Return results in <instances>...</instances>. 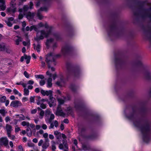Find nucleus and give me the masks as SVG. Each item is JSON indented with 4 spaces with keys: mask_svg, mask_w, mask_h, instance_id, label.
<instances>
[{
    "mask_svg": "<svg viewBox=\"0 0 151 151\" xmlns=\"http://www.w3.org/2000/svg\"><path fill=\"white\" fill-rule=\"evenodd\" d=\"M129 118L132 120L134 125L141 132L144 141L148 142L150 139V127L149 124L146 123L143 125L142 122L135 118L134 115L132 116Z\"/></svg>",
    "mask_w": 151,
    "mask_h": 151,
    "instance_id": "nucleus-1",
    "label": "nucleus"
},
{
    "mask_svg": "<svg viewBox=\"0 0 151 151\" xmlns=\"http://www.w3.org/2000/svg\"><path fill=\"white\" fill-rule=\"evenodd\" d=\"M34 29L37 32L36 36L35 38V40L37 41L43 40L44 37H48L51 33V28H50L49 31L47 32L44 30L38 31L36 26L34 25Z\"/></svg>",
    "mask_w": 151,
    "mask_h": 151,
    "instance_id": "nucleus-2",
    "label": "nucleus"
},
{
    "mask_svg": "<svg viewBox=\"0 0 151 151\" xmlns=\"http://www.w3.org/2000/svg\"><path fill=\"white\" fill-rule=\"evenodd\" d=\"M60 56V54H55L53 53H50L46 55L45 61L47 65H49L50 64L52 63H53L54 65H56L55 59Z\"/></svg>",
    "mask_w": 151,
    "mask_h": 151,
    "instance_id": "nucleus-3",
    "label": "nucleus"
},
{
    "mask_svg": "<svg viewBox=\"0 0 151 151\" xmlns=\"http://www.w3.org/2000/svg\"><path fill=\"white\" fill-rule=\"evenodd\" d=\"M33 4L31 1L30 2L29 6L28 7V5H24L23 9H20L19 10V11L20 12L18 16V18L19 19H22L24 15L25 14V12H27L29 9H32Z\"/></svg>",
    "mask_w": 151,
    "mask_h": 151,
    "instance_id": "nucleus-4",
    "label": "nucleus"
},
{
    "mask_svg": "<svg viewBox=\"0 0 151 151\" xmlns=\"http://www.w3.org/2000/svg\"><path fill=\"white\" fill-rule=\"evenodd\" d=\"M9 140L6 137L0 138V145L7 146L8 145Z\"/></svg>",
    "mask_w": 151,
    "mask_h": 151,
    "instance_id": "nucleus-5",
    "label": "nucleus"
},
{
    "mask_svg": "<svg viewBox=\"0 0 151 151\" xmlns=\"http://www.w3.org/2000/svg\"><path fill=\"white\" fill-rule=\"evenodd\" d=\"M46 74L47 75H49L50 77L47 80V87L48 88H50L52 86V80L51 78L52 76V74L50 73L49 70L47 72Z\"/></svg>",
    "mask_w": 151,
    "mask_h": 151,
    "instance_id": "nucleus-6",
    "label": "nucleus"
},
{
    "mask_svg": "<svg viewBox=\"0 0 151 151\" xmlns=\"http://www.w3.org/2000/svg\"><path fill=\"white\" fill-rule=\"evenodd\" d=\"M48 7H41L40 9L38 10L37 13V16L38 17L39 19L41 20L43 18V17L41 14L40 11H46L48 9Z\"/></svg>",
    "mask_w": 151,
    "mask_h": 151,
    "instance_id": "nucleus-7",
    "label": "nucleus"
},
{
    "mask_svg": "<svg viewBox=\"0 0 151 151\" xmlns=\"http://www.w3.org/2000/svg\"><path fill=\"white\" fill-rule=\"evenodd\" d=\"M22 106V103L19 101L15 100L12 101L10 104L11 106L17 108Z\"/></svg>",
    "mask_w": 151,
    "mask_h": 151,
    "instance_id": "nucleus-8",
    "label": "nucleus"
},
{
    "mask_svg": "<svg viewBox=\"0 0 151 151\" xmlns=\"http://www.w3.org/2000/svg\"><path fill=\"white\" fill-rule=\"evenodd\" d=\"M50 101L48 104L50 107H51L53 106H55L56 104V101L55 98L52 96H50L49 98Z\"/></svg>",
    "mask_w": 151,
    "mask_h": 151,
    "instance_id": "nucleus-9",
    "label": "nucleus"
},
{
    "mask_svg": "<svg viewBox=\"0 0 151 151\" xmlns=\"http://www.w3.org/2000/svg\"><path fill=\"white\" fill-rule=\"evenodd\" d=\"M55 116L53 114H51L50 116L45 118V121L47 123H50L52 120L54 119Z\"/></svg>",
    "mask_w": 151,
    "mask_h": 151,
    "instance_id": "nucleus-10",
    "label": "nucleus"
},
{
    "mask_svg": "<svg viewBox=\"0 0 151 151\" xmlns=\"http://www.w3.org/2000/svg\"><path fill=\"white\" fill-rule=\"evenodd\" d=\"M56 115L62 116H65V114L63 111L60 106H59L56 112Z\"/></svg>",
    "mask_w": 151,
    "mask_h": 151,
    "instance_id": "nucleus-11",
    "label": "nucleus"
},
{
    "mask_svg": "<svg viewBox=\"0 0 151 151\" xmlns=\"http://www.w3.org/2000/svg\"><path fill=\"white\" fill-rule=\"evenodd\" d=\"M48 1L49 0H38L36 6L38 7L41 4H47Z\"/></svg>",
    "mask_w": 151,
    "mask_h": 151,
    "instance_id": "nucleus-12",
    "label": "nucleus"
},
{
    "mask_svg": "<svg viewBox=\"0 0 151 151\" xmlns=\"http://www.w3.org/2000/svg\"><path fill=\"white\" fill-rule=\"evenodd\" d=\"M49 141V139H46L45 142L42 145V149H46L49 147L50 145Z\"/></svg>",
    "mask_w": 151,
    "mask_h": 151,
    "instance_id": "nucleus-13",
    "label": "nucleus"
},
{
    "mask_svg": "<svg viewBox=\"0 0 151 151\" xmlns=\"http://www.w3.org/2000/svg\"><path fill=\"white\" fill-rule=\"evenodd\" d=\"M35 15V13L30 12H28L26 14L27 18L29 19H32Z\"/></svg>",
    "mask_w": 151,
    "mask_h": 151,
    "instance_id": "nucleus-14",
    "label": "nucleus"
},
{
    "mask_svg": "<svg viewBox=\"0 0 151 151\" xmlns=\"http://www.w3.org/2000/svg\"><path fill=\"white\" fill-rule=\"evenodd\" d=\"M80 73V70L78 69H76L73 71H71L69 72V74H71L75 76H77Z\"/></svg>",
    "mask_w": 151,
    "mask_h": 151,
    "instance_id": "nucleus-15",
    "label": "nucleus"
},
{
    "mask_svg": "<svg viewBox=\"0 0 151 151\" xmlns=\"http://www.w3.org/2000/svg\"><path fill=\"white\" fill-rule=\"evenodd\" d=\"M39 25L40 27H45V28L48 29V30L47 31H48L50 28H51V32H52V27H49L48 25L47 24H44L42 23H40L39 24Z\"/></svg>",
    "mask_w": 151,
    "mask_h": 151,
    "instance_id": "nucleus-16",
    "label": "nucleus"
},
{
    "mask_svg": "<svg viewBox=\"0 0 151 151\" xmlns=\"http://www.w3.org/2000/svg\"><path fill=\"white\" fill-rule=\"evenodd\" d=\"M34 48L35 50H36L37 52H39L40 51V49L41 47V45L40 44H38L36 46L35 44H33Z\"/></svg>",
    "mask_w": 151,
    "mask_h": 151,
    "instance_id": "nucleus-17",
    "label": "nucleus"
},
{
    "mask_svg": "<svg viewBox=\"0 0 151 151\" xmlns=\"http://www.w3.org/2000/svg\"><path fill=\"white\" fill-rule=\"evenodd\" d=\"M6 47L5 43L2 42H0V51L5 50Z\"/></svg>",
    "mask_w": 151,
    "mask_h": 151,
    "instance_id": "nucleus-18",
    "label": "nucleus"
},
{
    "mask_svg": "<svg viewBox=\"0 0 151 151\" xmlns=\"http://www.w3.org/2000/svg\"><path fill=\"white\" fill-rule=\"evenodd\" d=\"M5 50L7 53H11L12 52V48L9 46H7L5 47Z\"/></svg>",
    "mask_w": 151,
    "mask_h": 151,
    "instance_id": "nucleus-19",
    "label": "nucleus"
},
{
    "mask_svg": "<svg viewBox=\"0 0 151 151\" xmlns=\"http://www.w3.org/2000/svg\"><path fill=\"white\" fill-rule=\"evenodd\" d=\"M16 37L17 38V39L15 40L16 44L18 45L19 44V42L22 41V39L21 37L18 36H16Z\"/></svg>",
    "mask_w": 151,
    "mask_h": 151,
    "instance_id": "nucleus-20",
    "label": "nucleus"
},
{
    "mask_svg": "<svg viewBox=\"0 0 151 151\" xmlns=\"http://www.w3.org/2000/svg\"><path fill=\"white\" fill-rule=\"evenodd\" d=\"M15 116H17V118H19V120H24L25 119V117L22 114H16Z\"/></svg>",
    "mask_w": 151,
    "mask_h": 151,
    "instance_id": "nucleus-21",
    "label": "nucleus"
},
{
    "mask_svg": "<svg viewBox=\"0 0 151 151\" xmlns=\"http://www.w3.org/2000/svg\"><path fill=\"white\" fill-rule=\"evenodd\" d=\"M53 41V39L52 38H50L49 39H47L46 42V45L47 47H48L50 44L52 43Z\"/></svg>",
    "mask_w": 151,
    "mask_h": 151,
    "instance_id": "nucleus-22",
    "label": "nucleus"
},
{
    "mask_svg": "<svg viewBox=\"0 0 151 151\" xmlns=\"http://www.w3.org/2000/svg\"><path fill=\"white\" fill-rule=\"evenodd\" d=\"M6 7L5 2L1 3L0 5V10L4 11L6 9Z\"/></svg>",
    "mask_w": 151,
    "mask_h": 151,
    "instance_id": "nucleus-23",
    "label": "nucleus"
},
{
    "mask_svg": "<svg viewBox=\"0 0 151 151\" xmlns=\"http://www.w3.org/2000/svg\"><path fill=\"white\" fill-rule=\"evenodd\" d=\"M6 128L7 132H11L12 130V126L9 124H6Z\"/></svg>",
    "mask_w": 151,
    "mask_h": 151,
    "instance_id": "nucleus-24",
    "label": "nucleus"
},
{
    "mask_svg": "<svg viewBox=\"0 0 151 151\" xmlns=\"http://www.w3.org/2000/svg\"><path fill=\"white\" fill-rule=\"evenodd\" d=\"M63 99H62V98H58V101L60 104H63L65 101V97H63Z\"/></svg>",
    "mask_w": 151,
    "mask_h": 151,
    "instance_id": "nucleus-25",
    "label": "nucleus"
},
{
    "mask_svg": "<svg viewBox=\"0 0 151 151\" xmlns=\"http://www.w3.org/2000/svg\"><path fill=\"white\" fill-rule=\"evenodd\" d=\"M54 38L56 40H59L60 38V36L59 34L57 33H55L53 34Z\"/></svg>",
    "mask_w": 151,
    "mask_h": 151,
    "instance_id": "nucleus-26",
    "label": "nucleus"
},
{
    "mask_svg": "<svg viewBox=\"0 0 151 151\" xmlns=\"http://www.w3.org/2000/svg\"><path fill=\"white\" fill-rule=\"evenodd\" d=\"M36 98L37 99H36L37 104L38 105H39L42 103L41 99V97L40 96H37Z\"/></svg>",
    "mask_w": 151,
    "mask_h": 151,
    "instance_id": "nucleus-27",
    "label": "nucleus"
},
{
    "mask_svg": "<svg viewBox=\"0 0 151 151\" xmlns=\"http://www.w3.org/2000/svg\"><path fill=\"white\" fill-rule=\"evenodd\" d=\"M6 99V97L5 96H3L1 97H0V102L1 103H4Z\"/></svg>",
    "mask_w": 151,
    "mask_h": 151,
    "instance_id": "nucleus-28",
    "label": "nucleus"
},
{
    "mask_svg": "<svg viewBox=\"0 0 151 151\" xmlns=\"http://www.w3.org/2000/svg\"><path fill=\"white\" fill-rule=\"evenodd\" d=\"M52 91L51 90L46 91L45 95L49 96V98H50L51 96H52Z\"/></svg>",
    "mask_w": 151,
    "mask_h": 151,
    "instance_id": "nucleus-29",
    "label": "nucleus"
},
{
    "mask_svg": "<svg viewBox=\"0 0 151 151\" xmlns=\"http://www.w3.org/2000/svg\"><path fill=\"white\" fill-rule=\"evenodd\" d=\"M63 143L64 147V151H68V147L67 143L64 140H63Z\"/></svg>",
    "mask_w": 151,
    "mask_h": 151,
    "instance_id": "nucleus-30",
    "label": "nucleus"
},
{
    "mask_svg": "<svg viewBox=\"0 0 151 151\" xmlns=\"http://www.w3.org/2000/svg\"><path fill=\"white\" fill-rule=\"evenodd\" d=\"M24 96H28L29 95V91L28 89L25 88L24 89Z\"/></svg>",
    "mask_w": 151,
    "mask_h": 151,
    "instance_id": "nucleus-31",
    "label": "nucleus"
},
{
    "mask_svg": "<svg viewBox=\"0 0 151 151\" xmlns=\"http://www.w3.org/2000/svg\"><path fill=\"white\" fill-rule=\"evenodd\" d=\"M21 125L23 127L26 126L28 127L29 126V122L23 121L21 123Z\"/></svg>",
    "mask_w": 151,
    "mask_h": 151,
    "instance_id": "nucleus-32",
    "label": "nucleus"
},
{
    "mask_svg": "<svg viewBox=\"0 0 151 151\" xmlns=\"http://www.w3.org/2000/svg\"><path fill=\"white\" fill-rule=\"evenodd\" d=\"M35 77L37 78L41 79H43L45 78L43 75H35Z\"/></svg>",
    "mask_w": 151,
    "mask_h": 151,
    "instance_id": "nucleus-33",
    "label": "nucleus"
},
{
    "mask_svg": "<svg viewBox=\"0 0 151 151\" xmlns=\"http://www.w3.org/2000/svg\"><path fill=\"white\" fill-rule=\"evenodd\" d=\"M51 111L49 109H47L45 110V117L48 116L51 114Z\"/></svg>",
    "mask_w": 151,
    "mask_h": 151,
    "instance_id": "nucleus-34",
    "label": "nucleus"
},
{
    "mask_svg": "<svg viewBox=\"0 0 151 151\" xmlns=\"http://www.w3.org/2000/svg\"><path fill=\"white\" fill-rule=\"evenodd\" d=\"M52 143V150L54 151L56 149V147L55 146V142L54 141H51Z\"/></svg>",
    "mask_w": 151,
    "mask_h": 151,
    "instance_id": "nucleus-35",
    "label": "nucleus"
},
{
    "mask_svg": "<svg viewBox=\"0 0 151 151\" xmlns=\"http://www.w3.org/2000/svg\"><path fill=\"white\" fill-rule=\"evenodd\" d=\"M68 51V48L67 47L63 48L62 49V52L63 54H65Z\"/></svg>",
    "mask_w": 151,
    "mask_h": 151,
    "instance_id": "nucleus-36",
    "label": "nucleus"
},
{
    "mask_svg": "<svg viewBox=\"0 0 151 151\" xmlns=\"http://www.w3.org/2000/svg\"><path fill=\"white\" fill-rule=\"evenodd\" d=\"M44 114H45L44 111L42 110H41L39 114L40 118L42 119L43 117Z\"/></svg>",
    "mask_w": 151,
    "mask_h": 151,
    "instance_id": "nucleus-37",
    "label": "nucleus"
},
{
    "mask_svg": "<svg viewBox=\"0 0 151 151\" xmlns=\"http://www.w3.org/2000/svg\"><path fill=\"white\" fill-rule=\"evenodd\" d=\"M52 65H54L53 63L52 64H50L49 65H48V68L49 69V70H51L52 71H54L55 70V68L52 67L51 66Z\"/></svg>",
    "mask_w": 151,
    "mask_h": 151,
    "instance_id": "nucleus-38",
    "label": "nucleus"
},
{
    "mask_svg": "<svg viewBox=\"0 0 151 151\" xmlns=\"http://www.w3.org/2000/svg\"><path fill=\"white\" fill-rule=\"evenodd\" d=\"M70 88L74 91H75L76 89V87L74 84H71L70 86Z\"/></svg>",
    "mask_w": 151,
    "mask_h": 151,
    "instance_id": "nucleus-39",
    "label": "nucleus"
},
{
    "mask_svg": "<svg viewBox=\"0 0 151 151\" xmlns=\"http://www.w3.org/2000/svg\"><path fill=\"white\" fill-rule=\"evenodd\" d=\"M0 113L3 116H5L7 112H6L5 110L4 109H0Z\"/></svg>",
    "mask_w": 151,
    "mask_h": 151,
    "instance_id": "nucleus-40",
    "label": "nucleus"
},
{
    "mask_svg": "<svg viewBox=\"0 0 151 151\" xmlns=\"http://www.w3.org/2000/svg\"><path fill=\"white\" fill-rule=\"evenodd\" d=\"M56 84L59 86H63L64 83L63 82V81L61 80V81H57Z\"/></svg>",
    "mask_w": 151,
    "mask_h": 151,
    "instance_id": "nucleus-41",
    "label": "nucleus"
},
{
    "mask_svg": "<svg viewBox=\"0 0 151 151\" xmlns=\"http://www.w3.org/2000/svg\"><path fill=\"white\" fill-rule=\"evenodd\" d=\"M35 96H31L30 98V103H34L35 101Z\"/></svg>",
    "mask_w": 151,
    "mask_h": 151,
    "instance_id": "nucleus-42",
    "label": "nucleus"
},
{
    "mask_svg": "<svg viewBox=\"0 0 151 151\" xmlns=\"http://www.w3.org/2000/svg\"><path fill=\"white\" fill-rule=\"evenodd\" d=\"M5 22L9 27H11L12 25V23L9 20H5Z\"/></svg>",
    "mask_w": 151,
    "mask_h": 151,
    "instance_id": "nucleus-43",
    "label": "nucleus"
},
{
    "mask_svg": "<svg viewBox=\"0 0 151 151\" xmlns=\"http://www.w3.org/2000/svg\"><path fill=\"white\" fill-rule=\"evenodd\" d=\"M150 74L148 72L146 73L145 74V76L147 79H149L150 78Z\"/></svg>",
    "mask_w": 151,
    "mask_h": 151,
    "instance_id": "nucleus-44",
    "label": "nucleus"
},
{
    "mask_svg": "<svg viewBox=\"0 0 151 151\" xmlns=\"http://www.w3.org/2000/svg\"><path fill=\"white\" fill-rule=\"evenodd\" d=\"M24 46H27L28 47H29L30 46V43L29 42H26L25 41H24L22 42Z\"/></svg>",
    "mask_w": 151,
    "mask_h": 151,
    "instance_id": "nucleus-45",
    "label": "nucleus"
},
{
    "mask_svg": "<svg viewBox=\"0 0 151 151\" xmlns=\"http://www.w3.org/2000/svg\"><path fill=\"white\" fill-rule=\"evenodd\" d=\"M54 134L55 136L59 135V136L60 137H61V133H60V132H58V131H55L54 132Z\"/></svg>",
    "mask_w": 151,
    "mask_h": 151,
    "instance_id": "nucleus-46",
    "label": "nucleus"
},
{
    "mask_svg": "<svg viewBox=\"0 0 151 151\" xmlns=\"http://www.w3.org/2000/svg\"><path fill=\"white\" fill-rule=\"evenodd\" d=\"M120 58L119 56H118L117 57H115V62L117 63L118 62H120Z\"/></svg>",
    "mask_w": 151,
    "mask_h": 151,
    "instance_id": "nucleus-47",
    "label": "nucleus"
},
{
    "mask_svg": "<svg viewBox=\"0 0 151 151\" xmlns=\"http://www.w3.org/2000/svg\"><path fill=\"white\" fill-rule=\"evenodd\" d=\"M43 137L45 138V140H46V139H48V134L47 133H45L43 134Z\"/></svg>",
    "mask_w": 151,
    "mask_h": 151,
    "instance_id": "nucleus-48",
    "label": "nucleus"
},
{
    "mask_svg": "<svg viewBox=\"0 0 151 151\" xmlns=\"http://www.w3.org/2000/svg\"><path fill=\"white\" fill-rule=\"evenodd\" d=\"M40 107L41 108L44 109H45L46 107V105L42 103L40 104Z\"/></svg>",
    "mask_w": 151,
    "mask_h": 151,
    "instance_id": "nucleus-49",
    "label": "nucleus"
},
{
    "mask_svg": "<svg viewBox=\"0 0 151 151\" xmlns=\"http://www.w3.org/2000/svg\"><path fill=\"white\" fill-rule=\"evenodd\" d=\"M45 83L44 80H41L40 81V84L41 86H43Z\"/></svg>",
    "mask_w": 151,
    "mask_h": 151,
    "instance_id": "nucleus-50",
    "label": "nucleus"
},
{
    "mask_svg": "<svg viewBox=\"0 0 151 151\" xmlns=\"http://www.w3.org/2000/svg\"><path fill=\"white\" fill-rule=\"evenodd\" d=\"M15 0H12L10 4L13 6H14L15 5Z\"/></svg>",
    "mask_w": 151,
    "mask_h": 151,
    "instance_id": "nucleus-51",
    "label": "nucleus"
},
{
    "mask_svg": "<svg viewBox=\"0 0 151 151\" xmlns=\"http://www.w3.org/2000/svg\"><path fill=\"white\" fill-rule=\"evenodd\" d=\"M24 75L25 77L27 78H28L29 77V75L28 73L26 71H25L24 72Z\"/></svg>",
    "mask_w": 151,
    "mask_h": 151,
    "instance_id": "nucleus-52",
    "label": "nucleus"
},
{
    "mask_svg": "<svg viewBox=\"0 0 151 151\" xmlns=\"http://www.w3.org/2000/svg\"><path fill=\"white\" fill-rule=\"evenodd\" d=\"M37 109H32L31 111V113L32 114H35L37 112Z\"/></svg>",
    "mask_w": 151,
    "mask_h": 151,
    "instance_id": "nucleus-53",
    "label": "nucleus"
},
{
    "mask_svg": "<svg viewBox=\"0 0 151 151\" xmlns=\"http://www.w3.org/2000/svg\"><path fill=\"white\" fill-rule=\"evenodd\" d=\"M34 83V81L32 80H29L28 81L27 84L29 85H32Z\"/></svg>",
    "mask_w": 151,
    "mask_h": 151,
    "instance_id": "nucleus-54",
    "label": "nucleus"
},
{
    "mask_svg": "<svg viewBox=\"0 0 151 151\" xmlns=\"http://www.w3.org/2000/svg\"><path fill=\"white\" fill-rule=\"evenodd\" d=\"M42 127L43 129L45 130L47 129V126L46 124H42Z\"/></svg>",
    "mask_w": 151,
    "mask_h": 151,
    "instance_id": "nucleus-55",
    "label": "nucleus"
},
{
    "mask_svg": "<svg viewBox=\"0 0 151 151\" xmlns=\"http://www.w3.org/2000/svg\"><path fill=\"white\" fill-rule=\"evenodd\" d=\"M43 143V140L42 139H41L39 141L38 143V145L39 146H41L42 143Z\"/></svg>",
    "mask_w": 151,
    "mask_h": 151,
    "instance_id": "nucleus-56",
    "label": "nucleus"
},
{
    "mask_svg": "<svg viewBox=\"0 0 151 151\" xmlns=\"http://www.w3.org/2000/svg\"><path fill=\"white\" fill-rule=\"evenodd\" d=\"M24 59L26 60H30L31 57L30 56H28L27 55H24Z\"/></svg>",
    "mask_w": 151,
    "mask_h": 151,
    "instance_id": "nucleus-57",
    "label": "nucleus"
},
{
    "mask_svg": "<svg viewBox=\"0 0 151 151\" xmlns=\"http://www.w3.org/2000/svg\"><path fill=\"white\" fill-rule=\"evenodd\" d=\"M22 100L23 102H25L28 100V98L27 97H24L22 98Z\"/></svg>",
    "mask_w": 151,
    "mask_h": 151,
    "instance_id": "nucleus-58",
    "label": "nucleus"
},
{
    "mask_svg": "<svg viewBox=\"0 0 151 151\" xmlns=\"http://www.w3.org/2000/svg\"><path fill=\"white\" fill-rule=\"evenodd\" d=\"M19 151H23L22 147L21 145H19L18 147Z\"/></svg>",
    "mask_w": 151,
    "mask_h": 151,
    "instance_id": "nucleus-59",
    "label": "nucleus"
},
{
    "mask_svg": "<svg viewBox=\"0 0 151 151\" xmlns=\"http://www.w3.org/2000/svg\"><path fill=\"white\" fill-rule=\"evenodd\" d=\"M41 93V94L43 96H45V93H46V91H45V90L42 89L40 91Z\"/></svg>",
    "mask_w": 151,
    "mask_h": 151,
    "instance_id": "nucleus-60",
    "label": "nucleus"
},
{
    "mask_svg": "<svg viewBox=\"0 0 151 151\" xmlns=\"http://www.w3.org/2000/svg\"><path fill=\"white\" fill-rule=\"evenodd\" d=\"M64 147L63 144H60L59 147L60 149H63Z\"/></svg>",
    "mask_w": 151,
    "mask_h": 151,
    "instance_id": "nucleus-61",
    "label": "nucleus"
},
{
    "mask_svg": "<svg viewBox=\"0 0 151 151\" xmlns=\"http://www.w3.org/2000/svg\"><path fill=\"white\" fill-rule=\"evenodd\" d=\"M58 123L57 120H55L54 122V126L55 127H57L58 126Z\"/></svg>",
    "mask_w": 151,
    "mask_h": 151,
    "instance_id": "nucleus-62",
    "label": "nucleus"
},
{
    "mask_svg": "<svg viewBox=\"0 0 151 151\" xmlns=\"http://www.w3.org/2000/svg\"><path fill=\"white\" fill-rule=\"evenodd\" d=\"M21 130V129L19 127H16L15 128V132H18L19 131Z\"/></svg>",
    "mask_w": 151,
    "mask_h": 151,
    "instance_id": "nucleus-63",
    "label": "nucleus"
},
{
    "mask_svg": "<svg viewBox=\"0 0 151 151\" xmlns=\"http://www.w3.org/2000/svg\"><path fill=\"white\" fill-rule=\"evenodd\" d=\"M27 135L29 137H30L32 136V131H30V132H27Z\"/></svg>",
    "mask_w": 151,
    "mask_h": 151,
    "instance_id": "nucleus-64",
    "label": "nucleus"
}]
</instances>
